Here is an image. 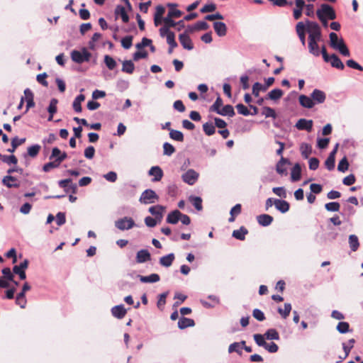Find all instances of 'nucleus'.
I'll use <instances>...</instances> for the list:
<instances>
[{"mask_svg": "<svg viewBox=\"0 0 363 363\" xmlns=\"http://www.w3.org/2000/svg\"><path fill=\"white\" fill-rule=\"evenodd\" d=\"M306 30L308 33V40H320L321 29L316 22L306 21Z\"/></svg>", "mask_w": 363, "mask_h": 363, "instance_id": "1", "label": "nucleus"}, {"mask_svg": "<svg viewBox=\"0 0 363 363\" xmlns=\"http://www.w3.org/2000/svg\"><path fill=\"white\" fill-rule=\"evenodd\" d=\"M90 57L91 53L86 48H83L82 51L73 50L71 52L72 60L79 64L84 62H89Z\"/></svg>", "mask_w": 363, "mask_h": 363, "instance_id": "2", "label": "nucleus"}, {"mask_svg": "<svg viewBox=\"0 0 363 363\" xmlns=\"http://www.w3.org/2000/svg\"><path fill=\"white\" fill-rule=\"evenodd\" d=\"M135 225L134 220L130 217L125 216L115 222V226L120 230H128Z\"/></svg>", "mask_w": 363, "mask_h": 363, "instance_id": "3", "label": "nucleus"}, {"mask_svg": "<svg viewBox=\"0 0 363 363\" xmlns=\"http://www.w3.org/2000/svg\"><path fill=\"white\" fill-rule=\"evenodd\" d=\"M29 261L25 259L22 262L18 265H15L13 267V273L18 274L20 279L24 280L26 279V274L25 270L28 268Z\"/></svg>", "mask_w": 363, "mask_h": 363, "instance_id": "4", "label": "nucleus"}, {"mask_svg": "<svg viewBox=\"0 0 363 363\" xmlns=\"http://www.w3.org/2000/svg\"><path fill=\"white\" fill-rule=\"evenodd\" d=\"M316 12H320L323 16H325V18H328V19L330 20H334L336 18L335 10L331 6L326 4H322L320 9H318Z\"/></svg>", "mask_w": 363, "mask_h": 363, "instance_id": "5", "label": "nucleus"}, {"mask_svg": "<svg viewBox=\"0 0 363 363\" xmlns=\"http://www.w3.org/2000/svg\"><path fill=\"white\" fill-rule=\"evenodd\" d=\"M155 199H157V196L155 192L151 189L144 191L140 199L144 203H154Z\"/></svg>", "mask_w": 363, "mask_h": 363, "instance_id": "6", "label": "nucleus"}, {"mask_svg": "<svg viewBox=\"0 0 363 363\" xmlns=\"http://www.w3.org/2000/svg\"><path fill=\"white\" fill-rule=\"evenodd\" d=\"M289 165H291V163L289 160L281 156L276 166L277 173L281 176L287 175V168Z\"/></svg>", "mask_w": 363, "mask_h": 363, "instance_id": "7", "label": "nucleus"}, {"mask_svg": "<svg viewBox=\"0 0 363 363\" xmlns=\"http://www.w3.org/2000/svg\"><path fill=\"white\" fill-rule=\"evenodd\" d=\"M311 99L314 101V106L315 104H323L326 99V94L323 91L315 89L311 94Z\"/></svg>", "mask_w": 363, "mask_h": 363, "instance_id": "8", "label": "nucleus"}, {"mask_svg": "<svg viewBox=\"0 0 363 363\" xmlns=\"http://www.w3.org/2000/svg\"><path fill=\"white\" fill-rule=\"evenodd\" d=\"M179 42L184 49L191 50L194 48V44L188 33H183L179 36Z\"/></svg>", "mask_w": 363, "mask_h": 363, "instance_id": "9", "label": "nucleus"}, {"mask_svg": "<svg viewBox=\"0 0 363 363\" xmlns=\"http://www.w3.org/2000/svg\"><path fill=\"white\" fill-rule=\"evenodd\" d=\"M296 127L298 130H306L308 132H311L313 128V121L301 118L297 121Z\"/></svg>", "mask_w": 363, "mask_h": 363, "instance_id": "10", "label": "nucleus"}, {"mask_svg": "<svg viewBox=\"0 0 363 363\" xmlns=\"http://www.w3.org/2000/svg\"><path fill=\"white\" fill-rule=\"evenodd\" d=\"M67 157V153L66 152H63V155L60 157H58L54 160H52V162H50L47 164H45L44 166H43V170L45 172H48L49 170H50L52 168H55V167H57L60 163Z\"/></svg>", "mask_w": 363, "mask_h": 363, "instance_id": "11", "label": "nucleus"}, {"mask_svg": "<svg viewBox=\"0 0 363 363\" xmlns=\"http://www.w3.org/2000/svg\"><path fill=\"white\" fill-rule=\"evenodd\" d=\"M274 205L275 206V208L281 213H286L289 211L290 208L289 202L284 199H274Z\"/></svg>", "mask_w": 363, "mask_h": 363, "instance_id": "12", "label": "nucleus"}, {"mask_svg": "<svg viewBox=\"0 0 363 363\" xmlns=\"http://www.w3.org/2000/svg\"><path fill=\"white\" fill-rule=\"evenodd\" d=\"M126 313L127 310L125 308L123 304L115 306L111 308V313L113 316L118 319H122L124 318Z\"/></svg>", "mask_w": 363, "mask_h": 363, "instance_id": "13", "label": "nucleus"}, {"mask_svg": "<svg viewBox=\"0 0 363 363\" xmlns=\"http://www.w3.org/2000/svg\"><path fill=\"white\" fill-rule=\"evenodd\" d=\"M306 30V25L303 22H298L296 26V30L298 38L303 45L306 44L305 30Z\"/></svg>", "mask_w": 363, "mask_h": 363, "instance_id": "14", "label": "nucleus"}, {"mask_svg": "<svg viewBox=\"0 0 363 363\" xmlns=\"http://www.w3.org/2000/svg\"><path fill=\"white\" fill-rule=\"evenodd\" d=\"M151 259L150 253L147 250H140L137 252L136 262L138 263H144Z\"/></svg>", "mask_w": 363, "mask_h": 363, "instance_id": "15", "label": "nucleus"}, {"mask_svg": "<svg viewBox=\"0 0 363 363\" xmlns=\"http://www.w3.org/2000/svg\"><path fill=\"white\" fill-rule=\"evenodd\" d=\"M298 101L301 106L306 108H311L314 106V101H313L311 96L301 94L298 97Z\"/></svg>", "mask_w": 363, "mask_h": 363, "instance_id": "16", "label": "nucleus"}, {"mask_svg": "<svg viewBox=\"0 0 363 363\" xmlns=\"http://www.w3.org/2000/svg\"><path fill=\"white\" fill-rule=\"evenodd\" d=\"M181 216L182 213L179 210L172 211L167 215L166 221L169 224H177Z\"/></svg>", "mask_w": 363, "mask_h": 363, "instance_id": "17", "label": "nucleus"}, {"mask_svg": "<svg viewBox=\"0 0 363 363\" xmlns=\"http://www.w3.org/2000/svg\"><path fill=\"white\" fill-rule=\"evenodd\" d=\"M164 208L160 205L153 206L149 208V212L155 216V218L160 221L162 218V213Z\"/></svg>", "mask_w": 363, "mask_h": 363, "instance_id": "18", "label": "nucleus"}, {"mask_svg": "<svg viewBox=\"0 0 363 363\" xmlns=\"http://www.w3.org/2000/svg\"><path fill=\"white\" fill-rule=\"evenodd\" d=\"M138 278L142 283H156L160 280L157 274H151L148 276L138 275Z\"/></svg>", "mask_w": 363, "mask_h": 363, "instance_id": "19", "label": "nucleus"}, {"mask_svg": "<svg viewBox=\"0 0 363 363\" xmlns=\"http://www.w3.org/2000/svg\"><path fill=\"white\" fill-rule=\"evenodd\" d=\"M257 220L260 225L266 227L272 223L274 218L270 215L261 214L257 217Z\"/></svg>", "mask_w": 363, "mask_h": 363, "instance_id": "20", "label": "nucleus"}, {"mask_svg": "<svg viewBox=\"0 0 363 363\" xmlns=\"http://www.w3.org/2000/svg\"><path fill=\"white\" fill-rule=\"evenodd\" d=\"M213 28L216 34L220 37L225 36L227 33V26L223 22H215L213 23Z\"/></svg>", "mask_w": 363, "mask_h": 363, "instance_id": "21", "label": "nucleus"}, {"mask_svg": "<svg viewBox=\"0 0 363 363\" xmlns=\"http://www.w3.org/2000/svg\"><path fill=\"white\" fill-rule=\"evenodd\" d=\"M328 62H330L331 66L337 69L342 70L345 68L344 64L335 54L329 56Z\"/></svg>", "mask_w": 363, "mask_h": 363, "instance_id": "22", "label": "nucleus"}, {"mask_svg": "<svg viewBox=\"0 0 363 363\" xmlns=\"http://www.w3.org/2000/svg\"><path fill=\"white\" fill-rule=\"evenodd\" d=\"M320 40H308V50L309 52L315 56L320 55V50L318 42Z\"/></svg>", "mask_w": 363, "mask_h": 363, "instance_id": "23", "label": "nucleus"}, {"mask_svg": "<svg viewBox=\"0 0 363 363\" xmlns=\"http://www.w3.org/2000/svg\"><path fill=\"white\" fill-rule=\"evenodd\" d=\"M195 323L193 319L182 317L178 321V328L181 330L185 329L188 327L194 326Z\"/></svg>", "mask_w": 363, "mask_h": 363, "instance_id": "24", "label": "nucleus"}, {"mask_svg": "<svg viewBox=\"0 0 363 363\" xmlns=\"http://www.w3.org/2000/svg\"><path fill=\"white\" fill-rule=\"evenodd\" d=\"M149 174L154 177L153 180L155 182H159L162 178L163 172H162V169L160 167L155 166V167H152L150 169Z\"/></svg>", "mask_w": 363, "mask_h": 363, "instance_id": "25", "label": "nucleus"}, {"mask_svg": "<svg viewBox=\"0 0 363 363\" xmlns=\"http://www.w3.org/2000/svg\"><path fill=\"white\" fill-rule=\"evenodd\" d=\"M174 259H175L174 254L169 253V254L160 258V264L163 267H169L172 265Z\"/></svg>", "mask_w": 363, "mask_h": 363, "instance_id": "26", "label": "nucleus"}, {"mask_svg": "<svg viewBox=\"0 0 363 363\" xmlns=\"http://www.w3.org/2000/svg\"><path fill=\"white\" fill-rule=\"evenodd\" d=\"M115 15L116 16H120L121 17V19L122 21L124 22V23H128V21H129V16L127 14V12L125 11V9L124 6H121V5H118L116 7V9H115Z\"/></svg>", "mask_w": 363, "mask_h": 363, "instance_id": "27", "label": "nucleus"}, {"mask_svg": "<svg viewBox=\"0 0 363 363\" xmlns=\"http://www.w3.org/2000/svg\"><path fill=\"white\" fill-rule=\"evenodd\" d=\"M247 233H248V230H247V228H245L244 226H242L239 229L235 230L233 232L232 235L233 238H236L237 240L242 241L245 239V235Z\"/></svg>", "mask_w": 363, "mask_h": 363, "instance_id": "28", "label": "nucleus"}, {"mask_svg": "<svg viewBox=\"0 0 363 363\" xmlns=\"http://www.w3.org/2000/svg\"><path fill=\"white\" fill-rule=\"evenodd\" d=\"M301 167L298 163L295 165L291 169V179L293 181H298L301 179Z\"/></svg>", "mask_w": 363, "mask_h": 363, "instance_id": "29", "label": "nucleus"}, {"mask_svg": "<svg viewBox=\"0 0 363 363\" xmlns=\"http://www.w3.org/2000/svg\"><path fill=\"white\" fill-rule=\"evenodd\" d=\"M199 173L194 169H189L186 173L182 175L184 182L196 181L199 178Z\"/></svg>", "mask_w": 363, "mask_h": 363, "instance_id": "30", "label": "nucleus"}, {"mask_svg": "<svg viewBox=\"0 0 363 363\" xmlns=\"http://www.w3.org/2000/svg\"><path fill=\"white\" fill-rule=\"evenodd\" d=\"M163 21H164V25L166 26L167 27H168L169 28H174L177 26V25H180L181 24V26L182 27H184V20H181L179 21V22H175L172 17H169V16H167V17H165L164 19H163Z\"/></svg>", "mask_w": 363, "mask_h": 363, "instance_id": "31", "label": "nucleus"}, {"mask_svg": "<svg viewBox=\"0 0 363 363\" xmlns=\"http://www.w3.org/2000/svg\"><path fill=\"white\" fill-rule=\"evenodd\" d=\"M168 130H169V137L171 139L178 142L184 141V137L181 131L172 129L171 128H168Z\"/></svg>", "mask_w": 363, "mask_h": 363, "instance_id": "32", "label": "nucleus"}, {"mask_svg": "<svg viewBox=\"0 0 363 363\" xmlns=\"http://www.w3.org/2000/svg\"><path fill=\"white\" fill-rule=\"evenodd\" d=\"M218 114L233 117L235 115V113L233 106L225 105L222 108H220L219 111H218Z\"/></svg>", "mask_w": 363, "mask_h": 363, "instance_id": "33", "label": "nucleus"}, {"mask_svg": "<svg viewBox=\"0 0 363 363\" xmlns=\"http://www.w3.org/2000/svg\"><path fill=\"white\" fill-rule=\"evenodd\" d=\"M355 343V340L352 338V339H350L348 340V342L347 344L345 343V342H343L342 344V350L345 352V355L343 357V359H345L348 357L351 350L354 347V344Z\"/></svg>", "mask_w": 363, "mask_h": 363, "instance_id": "34", "label": "nucleus"}, {"mask_svg": "<svg viewBox=\"0 0 363 363\" xmlns=\"http://www.w3.org/2000/svg\"><path fill=\"white\" fill-rule=\"evenodd\" d=\"M189 200L197 211H200L203 209L202 199L201 197L190 196L189 197Z\"/></svg>", "mask_w": 363, "mask_h": 363, "instance_id": "35", "label": "nucleus"}, {"mask_svg": "<svg viewBox=\"0 0 363 363\" xmlns=\"http://www.w3.org/2000/svg\"><path fill=\"white\" fill-rule=\"evenodd\" d=\"M60 188L64 189L66 192L76 193L77 183H58Z\"/></svg>", "mask_w": 363, "mask_h": 363, "instance_id": "36", "label": "nucleus"}, {"mask_svg": "<svg viewBox=\"0 0 363 363\" xmlns=\"http://www.w3.org/2000/svg\"><path fill=\"white\" fill-rule=\"evenodd\" d=\"M349 244L350 247L352 252L357 251L359 246V242L357 236L355 235H350L349 236Z\"/></svg>", "mask_w": 363, "mask_h": 363, "instance_id": "37", "label": "nucleus"}, {"mask_svg": "<svg viewBox=\"0 0 363 363\" xmlns=\"http://www.w3.org/2000/svg\"><path fill=\"white\" fill-rule=\"evenodd\" d=\"M264 336H265L266 339L269 340H279V333L275 329H274V328L268 329L265 332Z\"/></svg>", "mask_w": 363, "mask_h": 363, "instance_id": "38", "label": "nucleus"}, {"mask_svg": "<svg viewBox=\"0 0 363 363\" xmlns=\"http://www.w3.org/2000/svg\"><path fill=\"white\" fill-rule=\"evenodd\" d=\"M135 65L131 60H125L123 62L122 71L128 74H132L134 72Z\"/></svg>", "mask_w": 363, "mask_h": 363, "instance_id": "39", "label": "nucleus"}, {"mask_svg": "<svg viewBox=\"0 0 363 363\" xmlns=\"http://www.w3.org/2000/svg\"><path fill=\"white\" fill-rule=\"evenodd\" d=\"M335 49L338 50L340 54H342L344 56L349 57L350 55L349 49L347 48L343 39L342 38L340 39L338 47H337Z\"/></svg>", "mask_w": 363, "mask_h": 363, "instance_id": "40", "label": "nucleus"}, {"mask_svg": "<svg viewBox=\"0 0 363 363\" xmlns=\"http://www.w3.org/2000/svg\"><path fill=\"white\" fill-rule=\"evenodd\" d=\"M291 311V305L289 303H284V308L282 309L281 308H278L277 311L281 315V316L286 319L290 314Z\"/></svg>", "mask_w": 363, "mask_h": 363, "instance_id": "41", "label": "nucleus"}, {"mask_svg": "<svg viewBox=\"0 0 363 363\" xmlns=\"http://www.w3.org/2000/svg\"><path fill=\"white\" fill-rule=\"evenodd\" d=\"M241 205L238 203L231 208L230 212V217L228 219L229 222H233L235 220V216L239 215L241 213Z\"/></svg>", "mask_w": 363, "mask_h": 363, "instance_id": "42", "label": "nucleus"}, {"mask_svg": "<svg viewBox=\"0 0 363 363\" xmlns=\"http://www.w3.org/2000/svg\"><path fill=\"white\" fill-rule=\"evenodd\" d=\"M284 94V92L280 89H275L272 90L268 94V98L271 100H278Z\"/></svg>", "mask_w": 363, "mask_h": 363, "instance_id": "43", "label": "nucleus"}, {"mask_svg": "<svg viewBox=\"0 0 363 363\" xmlns=\"http://www.w3.org/2000/svg\"><path fill=\"white\" fill-rule=\"evenodd\" d=\"M26 141L25 138L19 139L18 137H15L11 140V148L9 149L8 151L10 152H13L15 151V150L21 145L24 143Z\"/></svg>", "mask_w": 363, "mask_h": 363, "instance_id": "44", "label": "nucleus"}, {"mask_svg": "<svg viewBox=\"0 0 363 363\" xmlns=\"http://www.w3.org/2000/svg\"><path fill=\"white\" fill-rule=\"evenodd\" d=\"M301 155L304 158H308L312 152L311 146L307 143H303L301 145Z\"/></svg>", "mask_w": 363, "mask_h": 363, "instance_id": "45", "label": "nucleus"}, {"mask_svg": "<svg viewBox=\"0 0 363 363\" xmlns=\"http://www.w3.org/2000/svg\"><path fill=\"white\" fill-rule=\"evenodd\" d=\"M267 90L266 86L259 82H255L252 86V94L255 96H258L259 91H266Z\"/></svg>", "mask_w": 363, "mask_h": 363, "instance_id": "46", "label": "nucleus"}, {"mask_svg": "<svg viewBox=\"0 0 363 363\" xmlns=\"http://www.w3.org/2000/svg\"><path fill=\"white\" fill-rule=\"evenodd\" d=\"M203 130L206 135L210 136L215 133V125L212 123H206L203 125Z\"/></svg>", "mask_w": 363, "mask_h": 363, "instance_id": "47", "label": "nucleus"}, {"mask_svg": "<svg viewBox=\"0 0 363 363\" xmlns=\"http://www.w3.org/2000/svg\"><path fill=\"white\" fill-rule=\"evenodd\" d=\"M253 338L256 344L259 347H263L264 348L267 342L265 341V336L261 334H255L253 335Z\"/></svg>", "mask_w": 363, "mask_h": 363, "instance_id": "48", "label": "nucleus"}, {"mask_svg": "<svg viewBox=\"0 0 363 363\" xmlns=\"http://www.w3.org/2000/svg\"><path fill=\"white\" fill-rule=\"evenodd\" d=\"M336 329L340 333L345 334L350 331V325L347 322H340Z\"/></svg>", "mask_w": 363, "mask_h": 363, "instance_id": "49", "label": "nucleus"}, {"mask_svg": "<svg viewBox=\"0 0 363 363\" xmlns=\"http://www.w3.org/2000/svg\"><path fill=\"white\" fill-rule=\"evenodd\" d=\"M325 208L328 211L337 212L340 210V204L335 201L329 202L325 205Z\"/></svg>", "mask_w": 363, "mask_h": 363, "instance_id": "50", "label": "nucleus"}, {"mask_svg": "<svg viewBox=\"0 0 363 363\" xmlns=\"http://www.w3.org/2000/svg\"><path fill=\"white\" fill-rule=\"evenodd\" d=\"M262 114L264 115L266 118L270 117L272 118H276L277 117L275 111L272 108L268 106H264L262 108Z\"/></svg>", "mask_w": 363, "mask_h": 363, "instance_id": "51", "label": "nucleus"}, {"mask_svg": "<svg viewBox=\"0 0 363 363\" xmlns=\"http://www.w3.org/2000/svg\"><path fill=\"white\" fill-rule=\"evenodd\" d=\"M228 352H237L238 354H242V347L240 346V343L235 342L230 344L228 347Z\"/></svg>", "mask_w": 363, "mask_h": 363, "instance_id": "52", "label": "nucleus"}, {"mask_svg": "<svg viewBox=\"0 0 363 363\" xmlns=\"http://www.w3.org/2000/svg\"><path fill=\"white\" fill-rule=\"evenodd\" d=\"M272 191L277 196H278L282 199H286L287 196L286 190L284 186L274 187L272 189Z\"/></svg>", "mask_w": 363, "mask_h": 363, "instance_id": "53", "label": "nucleus"}, {"mask_svg": "<svg viewBox=\"0 0 363 363\" xmlns=\"http://www.w3.org/2000/svg\"><path fill=\"white\" fill-rule=\"evenodd\" d=\"M40 146L39 145H34L28 148V154L31 157H35L38 155L40 150Z\"/></svg>", "mask_w": 363, "mask_h": 363, "instance_id": "54", "label": "nucleus"}, {"mask_svg": "<svg viewBox=\"0 0 363 363\" xmlns=\"http://www.w3.org/2000/svg\"><path fill=\"white\" fill-rule=\"evenodd\" d=\"M104 62L110 70H113L116 66L115 60L109 55L105 56Z\"/></svg>", "mask_w": 363, "mask_h": 363, "instance_id": "55", "label": "nucleus"}, {"mask_svg": "<svg viewBox=\"0 0 363 363\" xmlns=\"http://www.w3.org/2000/svg\"><path fill=\"white\" fill-rule=\"evenodd\" d=\"M175 150H175L174 147L172 144H170L169 143H164V145H163L164 155L170 156L175 152Z\"/></svg>", "mask_w": 363, "mask_h": 363, "instance_id": "56", "label": "nucleus"}, {"mask_svg": "<svg viewBox=\"0 0 363 363\" xmlns=\"http://www.w3.org/2000/svg\"><path fill=\"white\" fill-rule=\"evenodd\" d=\"M133 44V36L128 35L122 38L121 45L125 49H129L131 48Z\"/></svg>", "mask_w": 363, "mask_h": 363, "instance_id": "57", "label": "nucleus"}, {"mask_svg": "<svg viewBox=\"0 0 363 363\" xmlns=\"http://www.w3.org/2000/svg\"><path fill=\"white\" fill-rule=\"evenodd\" d=\"M223 106V100L222 99L218 96L214 104L210 107L211 111H214L218 113V111H219L221 108V106Z\"/></svg>", "mask_w": 363, "mask_h": 363, "instance_id": "58", "label": "nucleus"}, {"mask_svg": "<svg viewBox=\"0 0 363 363\" xmlns=\"http://www.w3.org/2000/svg\"><path fill=\"white\" fill-rule=\"evenodd\" d=\"M167 295H168L167 291L164 292L159 295V298H158V301L157 303V306L158 308H160V310L163 309L164 306L166 303V298H167Z\"/></svg>", "mask_w": 363, "mask_h": 363, "instance_id": "59", "label": "nucleus"}, {"mask_svg": "<svg viewBox=\"0 0 363 363\" xmlns=\"http://www.w3.org/2000/svg\"><path fill=\"white\" fill-rule=\"evenodd\" d=\"M58 103V101L57 99H52L50 102V104H49V106L48 108V111L49 112L50 114L51 115H54L57 111V104Z\"/></svg>", "mask_w": 363, "mask_h": 363, "instance_id": "60", "label": "nucleus"}, {"mask_svg": "<svg viewBox=\"0 0 363 363\" xmlns=\"http://www.w3.org/2000/svg\"><path fill=\"white\" fill-rule=\"evenodd\" d=\"M329 37L330 46L335 49L337 47H338V43L340 41L337 35L335 33H330Z\"/></svg>", "mask_w": 363, "mask_h": 363, "instance_id": "61", "label": "nucleus"}, {"mask_svg": "<svg viewBox=\"0 0 363 363\" xmlns=\"http://www.w3.org/2000/svg\"><path fill=\"white\" fill-rule=\"evenodd\" d=\"M235 107L239 114L243 116H249L250 114V112L248 110V108L242 104H238L236 105Z\"/></svg>", "mask_w": 363, "mask_h": 363, "instance_id": "62", "label": "nucleus"}, {"mask_svg": "<svg viewBox=\"0 0 363 363\" xmlns=\"http://www.w3.org/2000/svg\"><path fill=\"white\" fill-rule=\"evenodd\" d=\"M252 315L255 319H257L259 321H263L265 320V315L264 313L258 308H255L253 310Z\"/></svg>", "mask_w": 363, "mask_h": 363, "instance_id": "63", "label": "nucleus"}, {"mask_svg": "<svg viewBox=\"0 0 363 363\" xmlns=\"http://www.w3.org/2000/svg\"><path fill=\"white\" fill-rule=\"evenodd\" d=\"M348 167H349V163L347 162V160L346 157H344L342 158L338 165H337V169L340 172H345V170H347L348 169Z\"/></svg>", "mask_w": 363, "mask_h": 363, "instance_id": "64", "label": "nucleus"}]
</instances>
